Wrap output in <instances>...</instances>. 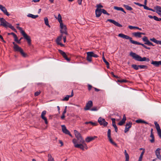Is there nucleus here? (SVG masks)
Returning <instances> with one entry per match:
<instances>
[{
  "mask_svg": "<svg viewBox=\"0 0 161 161\" xmlns=\"http://www.w3.org/2000/svg\"><path fill=\"white\" fill-rule=\"evenodd\" d=\"M73 139L72 142L74 144V147L76 148H79L84 150V149H87L88 147L85 141L82 136L77 138Z\"/></svg>",
  "mask_w": 161,
  "mask_h": 161,
  "instance_id": "obj_1",
  "label": "nucleus"
},
{
  "mask_svg": "<svg viewBox=\"0 0 161 161\" xmlns=\"http://www.w3.org/2000/svg\"><path fill=\"white\" fill-rule=\"evenodd\" d=\"M121 38L123 39H125L127 40H129L131 43L134 44L141 45L145 48L150 50V48L149 47H147L144 44L141 43L139 42H137L136 41H134L132 40V38L130 36L125 35L121 33Z\"/></svg>",
  "mask_w": 161,
  "mask_h": 161,
  "instance_id": "obj_2",
  "label": "nucleus"
},
{
  "mask_svg": "<svg viewBox=\"0 0 161 161\" xmlns=\"http://www.w3.org/2000/svg\"><path fill=\"white\" fill-rule=\"evenodd\" d=\"M20 31L21 33L23 36L24 38L27 41L28 44L29 45H31V40L30 36H28L25 33V31L22 30V29L21 31Z\"/></svg>",
  "mask_w": 161,
  "mask_h": 161,
  "instance_id": "obj_3",
  "label": "nucleus"
},
{
  "mask_svg": "<svg viewBox=\"0 0 161 161\" xmlns=\"http://www.w3.org/2000/svg\"><path fill=\"white\" fill-rule=\"evenodd\" d=\"M0 25L3 26L6 28L8 27L13 31H14L15 29L13 26L7 22L6 20H5L4 22H2V24H0Z\"/></svg>",
  "mask_w": 161,
  "mask_h": 161,
  "instance_id": "obj_4",
  "label": "nucleus"
},
{
  "mask_svg": "<svg viewBox=\"0 0 161 161\" xmlns=\"http://www.w3.org/2000/svg\"><path fill=\"white\" fill-rule=\"evenodd\" d=\"M130 55L136 61L141 62L142 57L136 54L135 53L131 52Z\"/></svg>",
  "mask_w": 161,
  "mask_h": 161,
  "instance_id": "obj_5",
  "label": "nucleus"
},
{
  "mask_svg": "<svg viewBox=\"0 0 161 161\" xmlns=\"http://www.w3.org/2000/svg\"><path fill=\"white\" fill-rule=\"evenodd\" d=\"M60 27L61 30H60V33L62 34H64L66 35H68V34L67 31V28L65 25H64L63 23H60Z\"/></svg>",
  "mask_w": 161,
  "mask_h": 161,
  "instance_id": "obj_6",
  "label": "nucleus"
},
{
  "mask_svg": "<svg viewBox=\"0 0 161 161\" xmlns=\"http://www.w3.org/2000/svg\"><path fill=\"white\" fill-rule=\"evenodd\" d=\"M98 122L101 125H103L104 127H106L108 124L107 122H106L104 119L100 117L98 119Z\"/></svg>",
  "mask_w": 161,
  "mask_h": 161,
  "instance_id": "obj_7",
  "label": "nucleus"
},
{
  "mask_svg": "<svg viewBox=\"0 0 161 161\" xmlns=\"http://www.w3.org/2000/svg\"><path fill=\"white\" fill-rule=\"evenodd\" d=\"M87 57L86 59L87 60L90 62H92V57H93V52H89L86 53Z\"/></svg>",
  "mask_w": 161,
  "mask_h": 161,
  "instance_id": "obj_8",
  "label": "nucleus"
},
{
  "mask_svg": "<svg viewBox=\"0 0 161 161\" xmlns=\"http://www.w3.org/2000/svg\"><path fill=\"white\" fill-rule=\"evenodd\" d=\"M58 51L60 53L62 56L64 58L65 60H67L68 61H70V59L68 58L66 53L64 52L60 49H58Z\"/></svg>",
  "mask_w": 161,
  "mask_h": 161,
  "instance_id": "obj_9",
  "label": "nucleus"
},
{
  "mask_svg": "<svg viewBox=\"0 0 161 161\" xmlns=\"http://www.w3.org/2000/svg\"><path fill=\"white\" fill-rule=\"evenodd\" d=\"M93 105V103L92 101H89L87 103L85 107L84 108V110H89Z\"/></svg>",
  "mask_w": 161,
  "mask_h": 161,
  "instance_id": "obj_10",
  "label": "nucleus"
},
{
  "mask_svg": "<svg viewBox=\"0 0 161 161\" xmlns=\"http://www.w3.org/2000/svg\"><path fill=\"white\" fill-rule=\"evenodd\" d=\"M132 125V122L130 121L126 123L125 125V128L124 130L125 133H126L129 130V129L131 127Z\"/></svg>",
  "mask_w": 161,
  "mask_h": 161,
  "instance_id": "obj_11",
  "label": "nucleus"
},
{
  "mask_svg": "<svg viewBox=\"0 0 161 161\" xmlns=\"http://www.w3.org/2000/svg\"><path fill=\"white\" fill-rule=\"evenodd\" d=\"M46 114V111L44 110L43 111L41 115V118L44 120L45 123L46 124H47L48 123L47 118L45 116V115Z\"/></svg>",
  "mask_w": 161,
  "mask_h": 161,
  "instance_id": "obj_12",
  "label": "nucleus"
},
{
  "mask_svg": "<svg viewBox=\"0 0 161 161\" xmlns=\"http://www.w3.org/2000/svg\"><path fill=\"white\" fill-rule=\"evenodd\" d=\"M160 148H157L155 152V153L157 158L160 160H161V156L160 155Z\"/></svg>",
  "mask_w": 161,
  "mask_h": 161,
  "instance_id": "obj_13",
  "label": "nucleus"
},
{
  "mask_svg": "<svg viewBox=\"0 0 161 161\" xmlns=\"http://www.w3.org/2000/svg\"><path fill=\"white\" fill-rule=\"evenodd\" d=\"M151 64L156 67H158L160 65H161V61H154L152 60Z\"/></svg>",
  "mask_w": 161,
  "mask_h": 161,
  "instance_id": "obj_14",
  "label": "nucleus"
},
{
  "mask_svg": "<svg viewBox=\"0 0 161 161\" xmlns=\"http://www.w3.org/2000/svg\"><path fill=\"white\" fill-rule=\"evenodd\" d=\"M96 136H88L85 139V141L86 142L88 143L94 140L95 138H97Z\"/></svg>",
  "mask_w": 161,
  "mask_h": 161,
  "instance_id": "obj_15",
  "label": "nucleus"
},
{
  "mask_svg": "<svg viewBox=\"0 0 161 161\" xmlns=\"http://www.w3.org/2000/svg\"><path fill=\"white\" fill-rule=\"evenodd\" d=\"M15 52H19L24 57H26L27 56V54L24 52L23 50L20 47Z\"/></svg>",
  "mask_w": 161,
  "mask_h": 161,
  "instance_id": "obj_16",
  "label": "nucleus"
},
{
  "mask_svg": "<svg viewBox=\"0 0 161 161\" xmlns=\"http://www.w3.org/2000/svg\"><path fill=\"white\" fill-rule=\"evenodd\" d=\"M107 21H109L110 22L113 24L115 25L116 26L119 27H121V24L118 23V22L115 21L114 20H113L112 19H108L107 20Z\"/></svg>",
  "mask_w": 161,
  "mask_h": 161,
  "instance_id": "obj_17",
  "label": "nucleus"
},
{
  "mask_svg": "<svg viewBox=\"0 0 161 161\" xmlns=\"http://www.w3.org/2000/svg\"><path fill=\"white\" fill-rule=\"evenodd\" d=\"M62 130L63 132L66 134H69V131L68 130L64 125H61Z\"/></svg>",
  "mask_w": 161,
  "mask_h": 161,
  "instance_id": "obj_18",
  "label": "nucleus"
},
{
  "mask_svg": "<svg viewBox=\"0 0 161 161\" xmlns=\"http://www.w3.org/2000/svg\"><path fill=\"white\" fill-rule=\"evenodd\" d=\"M142 40L145 42L144 44L146 45H147L148 46L150 44H151L150 42L148 40V38L146 36H144L142 39Z\"/></svg>",
  "mask_w": 161,
  "mask_h": 161,
  "instance_id": "obj_19",
  "label": "nucleus"
},
{
  "mask_svg": "<svg viewBox=\"0 0 161 161\" xmlns=\"http://www.w3.org/2000/svg\"><path fill=\"white\" fill-rule=\"evenodd\" d=\"M95 13L97 17L100 16L102 14L101 9L97 8L95 10Z\"/></svg>",
  "mask_w": 161,
  "mask_h": 161,
  "instance_id": "obj_20",
  "label": "nucleus"
},
{
  "mask_svg": "<svg viewBox=\"0 0 161 161\" xmlns=\"http://www.w3.org/2000/svg\"><path fill=\"white\" fill-rule=\"evenodd\" d=\"M154 8L156 10V12L158 14L160 15V13H161V7L159 6H156Z\"/></svg>",
  "mask_w": 161,
  "mask_h": 161,
  "instance_id": "obj_21",
  "label": "nucleus"
},
{
  "mask_svg": "<svg viewBox=\"0 0 161 161\" xmlns=\"http://www.w3.org/2000/svg\"><path fill=\"white\" fill-rule=\"evenodd\" d=\"M74 132L75 136L77 138L81 136V134L77 130H74Z\"/></svg>",
  "mask_w": 161,
  "mask_h": 161,
  "instance_id": "obj_22",
  "label": "nucleus"
},
{
  "mask_svg": "<svg viewBox=\"0 0 161 161\" xmlns=\"http://www.w3.org/2000/svg\"><path fill=\"white\" fill-rule=\"evenodd\" d=\"M132 35L136 37H138L139 38H140L141 37V32H134L132 33Z\"/></svg>",
  "mask_w": 161,
  "mask_h": 161,
  "instance_id": "obj_23",
  "label": "nucleus"
},
{
  "mask_svg": "<svg viewBox=\"0 0 161 161\" xmlns=\"http://www.w3.org/2000/svg\"><path fill=\"white\" fill-rule=\"evenodd\" d=\"M55 18H56L57 19L59 23L60 24V23H62V17L61 16L60 14H59L58 15V17L57 18L56 16H55Z\"/></svg>",
  "mask_w": 161,
  "mask_h": 161,
  "instance_id": "obj_24",
  "label": "nucleus"
},
{
  "mask_svg": "<svg viewBox=\"0 0 161 161\" xmlns=\"http://www.w3.org/2000/svg\"><path fill=\"white\" fill-rule=\"evenodd\" d=\"M102 58H103V62L105 63V64H106V65H107V67L108 68L109 67V63L106 60V59H105L104 57V55H103V57H102Z\"/></svg>",
  "mask_w": 161,
  "mask_h": 161,
  "instance_id": "obj_25",
  "label": "nucleus"
},
{
  "mask_svg": "<svg viewBox=\"0 0 161 161\" xmlns=\"http://www.w3.org/2000/svg\"><path fill=\"white\" fill-rule=\"evenodd\" d=\"M27 16L29 17H31L33 19H36L38 17V15H34L31 14H29L27 15Z\"/></svg>",
  "mask_w": 161,
  "mask_h": 161,
  "instance_id": "obj_26",
  "label": "nucleus"
},
{
  "mask_svg": "<svg viewBox=\"0 0 161 161\" xmlns=\"http://www.w3.org/2000/svg\"><path fill=\"white\" fill-rule=\"evenodd\" d=\"M13 44L14 45V46L13 47L15 51H16L18 49H19L20 47H19V46L17 45V44H16L14 42H13Z\"/></svg>",
  "mask_w": 161,
  "mask_h": 161,
  "instance_id": "obj_27",
  "label": "nucleus"
},
{
  "mask_svg": "<svg viewBox=\"0 0 161 161\" xmlns=\"http://www.w3.org/2000/svg\"><path fill=\"white\" fill-rule=\"evenodd\" d=\"M44 20L45 24L48 27H50V26L49 24L48 18L47 17H45L44 18Z\"/></svg>",
  "mask_w": 161,
  "mask_h": 161,
  "instance_id": "obj_28",
  "label": "nucleus"
},
{
  "mask_svg": "<svg viewBox=\"0 0 161 161\" xmlns=\"http://www.w3.org/2000/svg\"><path fill=\"white\" fill-rule=\"evenodd\" d=\"M124 153L125 157V161H129V157L128 154L126 152V150H125Z\"/></svg>",
  "mask_w": 161,
  "mask_h": 161,
  "instance_id": "obj_29",
  "label": "nucleus"
},
{
  "mask_svg": "<svg viewBox=\"0 0 161 161\" xmlns=\"http://www.w3.org/2000/svg\"><path fill=\"white\" fill-rule=\"evenodd\" d=\"M129 28L131 30H132L133 29H134V28H136V29H137L140 31H142V29L141 28H139V27L136 26H134L131 25H129L128 26Z\"/></svg>",
  "mask_w": 161,
  "mask_h": 161,
  "instance_id": "obj_30",
  "label": "nucleus"
},
{
  "mask_svg": "<svg viewBox=\"0 0 161 161\" xmlns=\"http://www.w3.org/2000/svg\"><path fill=\"white\" fill-rule=\"evenodd\" d=\"M150 137L152 138L150 140V141L152 143L154 142V137L153 134H151Z\"/></svg>",
  "mask_w": 161,
  "mask_h": 161,
  "instance_id": "obj_31",
  "label": "nucleus"
},
{
  "mask_svg": "<svg viewBox=\"0 0 161 161\" xmlns=\"http://www.w3.org/2000/svg\"><path fill=\"white\" fill-rule=\"evenodd\" d=\"M48 161H54L53 158L50 154H48Z\"/></svg>",
  "mask_w": 161,
  "mask_h": 161,
  "instance_id": "obj_32",
  "label": "nucleus"
},
{
  "mask_svg": "<svg viewBox=\"0 0 161 161\" xmlns=\"http://www.w3.org/2000/svg\"><path fill=\"white\" fill-rule=\"evenodd\" d=\"M143 7L144 9L146 10H150L153 12H155V10L152 8H149L148 7H147L146 5H143Z\"/></svg>",
  "mask_w": 161,
  "mask_h": 161,
  "instance_id": "obj_33",
  "label": "nucleus"
},
{
  "mask_svg": "<svg viewBox=\"0 0 161 161\" xmlns=\"http://www.w3.org/2000/svg\"><path fill=\"white\" fill-rule=\"evenodd\" d=\"M123 6L127 10H131L133 9V8L131 7L128 5L124 4Z\"/></svg>",
  "mask_w": 161,
  "mask_h": 161,
  "instance_id": "obj_34",
  "label": "nucleus"
},
{
  "mask_svg": "<svg viewBox=\"0 0 161 161\" xmlns=\"http://www.w3.org/2000/svg\"><path fill=\"white\" fill-rule=\"evenodd\" d=\"M62 35H61L60 36H58L56 40V43L57 44L58 43L60 42V41H61L62 38Z\"/></svg>",
  "mask_w": 161,
  "mask_h": 161,
  "instance_id": "obj_35",
  "label": "nucleus"
},
{
  "mask_svg": "<svg viewBox=\"0 0 161 161\" xmlns=\"http://www.w3.org/2000/svg\"><path fill=\"white\" fill-rule=\"evenodd\" d=\"M126 120V117L125 114H124L123 116V119H121V125H123L125 122Z\"/></svg>",
  "mask_w": 161,
  "mask_h": 161,
  "instance_id": "obj_36",
  "label": "nucleus"
},
{
  "mask_svg": "<svg viewBox=\"0 0 161 161\" xmlns=\"http://www.w3.org/2000/svg\"><path fill=\"white\" fill-rule=\"evenodd\" d=\"M154 123L157 130H158L160 129L159 125L158 123L157 122L155 121Z\"/></svg>",
  "mask_w": 161,
  "mask_h": 161,
  "instance_id": "obj_37",
  "label": "nucleus"
},
{
  "mask_svg": "<svg viewBox=\"0 0 161 161\" xmlns=\"http://www.w3.org/2000/svg\"><path fill=\"white\" fill-rule=\"evenodd\" d=\"M132 68H133L134 69L137 70H138L139 68V65H137L135 64H132L131 65Z\"/></svg>",
  "mask_w": 161,
  "mask_h": 161,
  "instance_id": "obj_38",
  "label": "nucleus"
},
{
  "mask_svg": "<svg viewBox=\"0 0 161 161\" xmlns=\"http://www.w3.org/2000/svg\"><path fill=\"white\" fill-rule=\"evenodd\" d=\"M108 138L109 139V141L111 144H112L113 145L115 146L116 147L117 146L116 144L113 141L111 137H110V138Z\"/></svg>",
  "mask_w": 161,
  "mask_h": 161,
  "instance_id": "obj_39",
  "label": "nucleus"
},
{
  "mask_svg": "<svg viewBox=\"0 0 161 161\" xmlns=\"http://www.w3.org/2000/svg\"><path fill=\"white\" fill-rule=\"evenodd\" d=\"M112 125H113V127H114V128L115 129V131L116 132H117V130H118L117 127V126H116V125L115 124V122L113 120Z\"/></svg>",
  "mask_w": 161,
  "mask_h": 161,
  "instance_id": "obj_40",
  "label": "nucleus"
},
{
  "mask_svg": "<svg viewBox=\"0 0 161 161\" xmlns=\"http://www.w3.org/2000/svg\"><path fill=\"white\" fill-rule=\"evenodd\" d=\"M69 97H70L69 95H67L66 97L62 99V100L63 101H67L69 100Z\"/></svg>",
  "mask_w": 161,
  "mask_h": 161,
  "instance_id": "obj_41",
  "label": "nucleus"
},
{
  "mask_svg": "<svg viewBox=\"0 0 161 161\" xmlns=\"http://www.w3.org/2000/svg\"><path fill=\"white\" fill-rule=\"evenodd\" d=\"M145 149H143V150L142 151L141 153V154H140V156L139 158V159H142L143 156V155L145 153Z\"/></svg>",
  "mask_w": 161,
  "mask_h": 161,
  "instance_id": "obj_42",
  "label": "nucleus"
},
{
  "mask_svg": "<svg viewBox=\"0 0 161 161\" xmlns=\"http://www.w3.org/2000/svg\"><path fill=\"white\" fill-rule=\"evenodd\" d=\"M102 13H103L104 14H107V15H109V13L107 12V11L104 9H101Z\"/></svg>",
  "mask_w": 161,
  "mask_h": 161,
  "instance_id": "obj_43",
  "label": "nucleus"
},
{
  "mask_svg": "<svg viewBox=\"0 0 161 161\" xmlns=\"http://www.w3.org/2000/svg\"><path fill=\"white\" fill-rule=\"evenodd\" d=\"M139 68L140 69H147L148 67L145 65H139Z\"/></svg>",
  "mask_w": 161,
  "mask_h": 161,
  "instance_id": "obj_44",
  "label": "nucleus"
},
{
  "mask_svg": "<svg viewBox=\"0 0 161 161\" xmlns=\"http://www.w3.org/2000/svg\"><path fill=\"white\" fill-rule=\"evenodd\" d=\"M6 9V8L2 5L0 4V9L3 12Z\"/></svg>",
  "mask_w": 161,
  "mask_h": 161,
  "instance_id": "obj_45",
  "label": "nucleus"
},
{
  "mask_svg": "<svg viewBox=\"0 0 161 161\" xmlns=\"http://www.w3.org/2000/svg\"><path fill=\"white\" fill-rule=\"evenodd\" d=\"M3 12L5 15L7 16H9L10 15V14L8 12L7 9L3 11Z\"/></svg>",
  "mask_w": 161,
  "mask_h": 161,
  "instance_id": "obj_46",
  "label": "nucleus"
},
{
  "mask_svg": "<svg viewBox=\"0 0 161 161\" xmlns=\"http://www.w3.org/2000/svg\"><path fill=\"white\" fill-rule=\"evenodd\" d=\"M111 131L110 129H109L108 130V133H107V135L108 136V138H110L111 137Z\"/></svg>",
  "mask_w": 161,
  "mask_h": 161,
  "instance_id": "obj_47",
  "label": "nucleus"
},
{
  "mask_svg": "<svg viewBox=\"0 0 161 161\" xmlns=\"http://www.w3.org/2000/svg\"><path fill=\"white\" fill-rule=\"evenodd\" d=\"M158 134L159 137L161 138V129H160L159 130H157Z\"/></svg>",
  "mask_w": 161,
  "mask_h": 161,
  "instance_id": "obj_48",
  "label": "nucleus"
},
{
  "mask_svg": "<svg viewBox=\"0 0 161 161\" xmlns=\"http://www.w3.org/2000/svg\"><path fill=\"white\" fill-rule=\"evenodd\" d=\"M90 110L92 111H96L98 109L97 108V107H95L91 108Z\"/></svg>",
  "mask_w": 161,
  "mask_h": 161,
  "instance_id": "obj_49",
  "label": "nucleus"
},
{
  "mask_svg": "<svg viewBox=\"0 0 161 161\" xmlns=\"http://www.w3.org/2000/svg\"><path fill=\"white\" fill-rule=\"evenodd\" d=\"M41 92L40 91H37L35 93L34 95L35 96H37L38 95H39L40 93H41Z\"/></svg>",
  "mask_w": 161,
  "mask_h": 161,
  "instance_id": "obj_50",
  "label": "nucleus"
},
{
  "mask_svg": "<svg viewBox=\"0 0 161 161\" xmlns=\"http://www.w3.org/2000/svg\"><path fill=\"white\" fill-rule=\"evenodd\" d=\"M114 9L117 10L121 11V7H118L117 6H114Z\"/></svg>",
  "mask_w": 161,
  "mask_h": 161,
  "instance_id": "obj_51",
  "label": "nucleus"
},
{
  "mask_svg": "<svg viewBox=\"0 0 161 161\" xmlns=\"http://www.w3.org/2000/svg\"><path fill=\"white\" fill-rule=\"evenodd\" d=\"M150 40L155 43H156V42L157 41V40L154 38H150Z\"/></svg>",
  "mask_w": 161,
  "mask_h": 161,
  "instance_id": "obj_52",
  "label": "nucleus"
},
{
  "mask_svg": "<svg viewBox=\"0 0 161 161\" xmlns=\"http://www.w3.org/2000/svg\"><path fill=\"white\" fill-rule=\"evenodd\" d=\"M142 120L141 119H138L136 120V122L137 123H142Z\"/></svg>",
  "mask_w": 161,
  "mask_h": 161,
  "instance_id": "obj_53",
  "label": "nucleus"
},
{
  "mask_svg": "<svg viewBox=\"0 0 161 161\" xmlns=\"http://www.w3.org/2000/svg\"><path fill=\"white\" fill-rule=\"evenodd\" d=\"M90 124L93 126H96L97 125V123L93 122L91 121H90Z\"/></svg>",
  "mask_w": 161,
  "mask_h": 161,
  "instance_id": "obj_54",
  "label": "nucleus"
},
{
  "mask_svg": "<svg viewBox=\"0 0 161 161\" xmlns=\"http://www.w3.org/2000/svg\"><path fill=\"white\" fill-rule=\"evenodd\" d=\"M97 8L99 9V8H103V6L101 5L100 4L97 5Z\"/></svg>",
  "mask_w": 161,
  "mask_h": 161,
  "instance_id": "obj_55",
  "label": "nucleus"
},
{
  "mask_svg": "<svg viewBox=\"0 0 161 161\" xmlns=\"http://www.w3.org/2000/svg\"><path fill=\"white\" fill-rule=\"evenodd\" d=\"M5 20L3 18H0V22H1V24H2V22H4Z\"/></svg>",
  "mask_w": 161,
  "mask_h": 161,
  "instance_id": "obj_56",
  "label": "nucleus"
},
{
  "mask_svg": "<svg viewBox=\"0 0 161 161\" xmlns=\"http://www.w3.org/2000/svg\"><path fill=\"white\" fill-rule=\"evenodd\" d=\"M134 4L140 6H143V5L138 3L135 2Z\"/></svg>",
  "mask_w": 161,
  "mask_h": 161,
  "instance_id": "obj_57",
  "label": "nucleus"
},
{
  "mask_svg": "<svg viewBox=\"0 0 161 161\" xmlns=\"http://www.w3.org/2000/svg\"><path fill=\"white\" fill-rule=\"evenodd\" d=\"M67 106H65V107L64 111L62 113L63 114H65L66 113V111H67Z\"/></svg>",
  "mask_w": 161,
  "mask_h": 161,
  "instance_id": "obj_58",
  "label": "nucleus"
},
{
  "mask_svg": "<svg viewBox=\"0 0 161 161\" xmlns=\"http://www.w3.org/2000/svg\"><path fill=\"white\" fill-rule=\"evenodd\" d=\"M128 82V81L126 80L121 79V83H126Z\"/></svg>",
  "mask_w": 161,
  "mask_h": 161,
  "instance_id": "obj_59",
  "label": "nucleus"
},
{
  "mask_svg": "<svg viewBox=\"0 0 161 161\" xmlns=\"http://www.w3.org/2000/svg\"><path fill=\"white\" fill-rule=\"evenodd\" d=\"M156 43L157 44L161 45V41L157 40Z\"/></svg>",
  "mask_w": 161,
  "mask_h": 161,
  "instance_id": "obj_60",
  "label": "nucleus"
},
{
  "mask_svg": "<svg viewBox=\"0 0 161 161\" xmlns=\"http://www.w3.org/2000/svg\"><path fill=\"white\" fill-rule=\"evenodd\" d=\"M13 37L14 38L15 41H17L18 39L16 35L15 34Z\"/></svg>",
  "mask_w": 161,
  "mask_h": 161,
  "instance_id": "obj_61",
  "label": "nucleus"
},
{
  "mask_svg": "<svg viewBox=\"0 0 161 161\" xmlns=\"http://www.w3.org/2000/svg\"><path fill=\"white\" fill-rule=\"evenodd\" d=\"M146 58V57H143V58H142L141 62L145 61Z\"/></svg>",
  "mask_w": 161,
  "mask_h": 161,
  "instance_id": "obj_62",
  "label": "nucleus"
},
{
  "mask_svg": "<svg viewBox=\"0 0 161 161\" xmlns=\"http://www.w3.org/2000/svg\"><path fill=\"white\" fill-rule=\"evenodd\" d=\"M98 57V56L96 54H95L94 52H93V57H94V58H97Z\"/></svg>",
  "mask_w": 161,
  "mask_h": 161,
  "instance_id": "obj_63",
  "label": "nucleus"
},
{
  "mask_svg": "<svg viewBox=\"0 0 161 161\" xmlns=\"http://www.w3.org/2000/svg\"><path fill=\"white\" fill-rule=\"evenodd\" d=\"M92 86L91 85H88V90H89V91H90L91 89V88H92Z\"/></svg>",
  "mask_w": 161,
  "mask_h": 161,
  "instance_id": "obj_64",
  "label": "nucleus"
}]
</instances>
